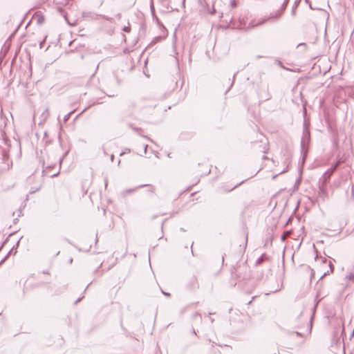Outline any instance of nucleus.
I'll return each instance as SVG.
<instances>
[{
    "label": "nucleus",
    "instance_id": "nucleus-1",
    "mask_svg": "<svg viewBox=\"0 0 354 354\" xmlns=\"http://www.w3.org/2000/svg\"><path fill=\"white\" fill-rule=\"evenodd\" d=\"M310 140V133L308 128L304 125L303 136L301 140V153L303 154V159L304 160L308 151V147Z\"/></svg>",
    "mask_w": 354,
    "mask_h": 354
},
{
    "label": "nucleus",
    "instance_id": "nucleus-2",
    "mask_svg": "<svg viewBox=\"0 0 354 354\" xmlns=\"http://www.w3.org/2000/svg\"><path fill=\"white\" fill-rule=\"evenodd\" d=\"M4 142L7 145V148L2 149V161L3 164L6 165V169L9 170L12 167V162L9 160L10 140L4 138Z\"/></svg>",
    "mask_w": 354,
    "mask_h": 354
},
{
    "label": "nucleus",
    "instance_id": "nucleus-3",
    "mask_svg": "<svg viewBox=\"0 0 354 354\" xmlns=\"http://www.w3.org/2000/svg\"><path fill=\"white\" fill-rule=\"evenodd\" d=\"M342 162V161L339 159L338 160L330 169L324 172L322 176L323 184H326L329 180L330 176L334 173V171L337 169V167L339 164Z\"/></svg>",
    "mask_w": 354,
    "mask_h": 354
},
{
    "label": "nucleus",
    "instance_id": "nucleus-4",
    "mask_svg": "<svg viewBox=\"0 0 354 354\" xmlns=\"http://www.w3.org/2000/svg\"><path fill=\"white\" fill-rule=\"evenodd\" d=\"M147 186H149L151 187V192H153L155 188L152 185H140L135 188H132V189H125L124 190L122 193H121V195L123 196V197H125L126 196L129 195V194H132L133 192H134L138 188H140V187H147Z\"/></svg>",
    "mask_w": 354,
    "mask_h": 354
},
{
    "label": "nucleus",
    "instance_id": "nucleus-5",
    "mask_svg": "<svg viewBox=\"0 0 354 354\" xmlns=\"http://www.w3.org/2000/svg\"><path fill=\"white\" fill-rule=\"evenodd\" d=\"M282 10H277L275 12L271 13L267 18L265 19H267L268 21H277L283 15Z\"/></svg>",
    "mask_w": 354,
    "mask_h": 354
},
{
    "label": "nucleus",
    "instance_id": "nucleus-6",
    "mask_svg": "<svg viewBox=\"0 0 354 354\" xmlns=\"http://www.w3.org/2000/svg\"><path fill=\"white\" fill-rule=\"evenodd\" d=\"M267 21V19H258V20H252L248 24V26L247 27L248 29L250 28H254L256 27H258L262 24H263L265 22Z\"/></svg>",
    "mask_w": 354,
    "mask_h": 354
},
{
    "label": "nucleus",
    "instance_id": "nucleus-7",
    "mask_svg": "<svg viewBox=\"0 0 354 354\" xmlns=\"http://www.w3.org/2000/svg\"><path fill=\"white\" fill-rule=\"evenodd\" d=\"M346 279L353 281L354 280V270L351 271L345 277Z\"/></svg>",
    "mask_w": 354,
    "mask_h": 354
},
{
    "label": "nucleus",
    "instance_id": "nucleus-8",
    "mask_svg": "<svg viewBox=\"0 0 354 354\" xmlns=\"http://www.w3.org/2000/svg\"><path fill=\"white\" fill-rule=\"evenodd\" d=\"M74 111H75V110L71 111L70 113H68V114L64 115V122H66L69 120L71 115H72V113H74Z\"/></svg>",
    "mask_w": 354,
    "mask_h": 354
},
{
    "label": "nucleus",
    "instance_id": "nucleus-9",
    "mask_svg": "<svg viewBox=\"0 0 354 354\" xmlns=\"http://www.w3.org/2000/svg\"><path fill=\"white\" fill-rule=\"evenodd\" d=\"M288 2H289V0H284L281 6L280 10H282V11L283 12L285 10Z\"/></svg>",
    "mask_w": 354,
    "mask_h": 354
},
{
    "label": "nucleus",
    "instance_id": "nucleus-10",
    "mask_svg": "<svg viewBox=\"0 0 354 354\" xmlns=\"http://www.w3.org/2000/svg\"><path fill=\"white\" fill-rule=\"evenodd\" d=\"M297 7V5L295 3V5L293 6L292 8V16H295V15Z\"/></svg>",
    "mask_w": 354,
    "mask_h": 354
},
{
    "label": "nucleus",
    "instance_id": "nucleus-11",
    "mask_svg": "<svg viewBox=\"0 0 354 354\" xmlns=\"http://www.w3.org/2000/svg\"><path fill=\"white\" fill-rule=\"evenodd\" d=\"M39 189H40L39 187H38V188H37V189H32H32L30 190L29 193H30V194H33V193H35V192H37V191L39 190Z\"/></svg>",
    "mask_w": 354,
    "mask_h": 354
},
{
    "label": "nucleus",
    "instance_id": "nucleus-12",
    "mask_svg": "<svg viewBox=\"0 0 354 354\" xmlns=\"http://www.w3.org/2000/svg\"><path fill=\"white\" fill-rule=\"evenodd\" d=\"M351 196L354 198V187L353 185H351Z\"/></svg>",
    "mask_w": 354,
    "mask_h": 354
},
{
    "label": "nucleus",
    "instance_id": "nucleus-13",
    "mask_svg": "<svg viewBox=\"0 0 354 354\" xmlns=\"http://www.w3.org/2000/svg\"><path fill=\"white\" fill-rule=\"evenodd\" d=\"M123 30L128 32L130 31V27L125 26L124 27Z\"/></svg>",
    "mask_w": 354,
    "mask_h": 354
},
{
    "label": "nucleus",
    "instance_id": "nucleus-14",
    "mask_svg": "<svg viewBox=\"0 0 354 354\" xmlns=\"http://www.w3.org/2000/svg\"><path fill=\"white\" fill-rule=\"evenodd\" d=\"M216 13V10L214 8H212V10L210 11V14L214 15Z\"/></svg>",
    "mask_w": 354,
    "mask_h": 354
},
{
    "label": "nucleus",
    "instance_id": "nucleus-15",
    "mask_svg": "<svg viewBox=\"0 0 354 354\" xmlns=\"http://www.w3.org/2000/svg\"><path fill=\"white\" fill-rule=\"evenodd\" d=\"M263 261V259L262 258H259L257 261V263H261Z\"/></svg>",
    "mask_w": 354,
    "mask_h": 354
},
{
    "label": "nucleus",
    "instance_id": "nucleus-16",
    "mask_svg": "<svg viewBox=\"0 0 354 354\" xmlns=\"http://www.w3.org/2000/svg\"><path fill=\"white\" fill-rule=\"evenodd\" d=\"M151 12H153V11H154V7H153V3H151Z\"/></svg>",
    "mask_w": 354,
    "mask_h": 354
},
{
    "label": "nucleus",
    "instance_id": "nucleus-17",
    "mask_svg": "<svg viewBox=\"0 0 354 354\" xmlns=\"http://www.w3.org/2000/svg\"><path fill=\"white\" fill-rule=\"evenodd\" d=\"M231 4H232V6H233V7L236 6V3H235L234 0H232V1H231Z\"/></svg>",
    "mask_w": 354,
    "mask_h": 354
},
{
    "label": "nucleus",
    "instance_id": "nucleus-18",
    "mask_svg": "<svg viewBox=\"0 0 354 354\" xmlns=\"http://www.w3.org/2000/svg\"><path fill=\"white\" fill-rule=\"evenodd\" d=\"M147 145H145V148H144V150H145V153H147Z\"/></svg>",
    "mask_w": 354,
    "mask_h": 354
},
{
    "label": "nucleus",
    "instance_id": "nucleus-19",
    "mask_svg": "<svg viewBox=\"0 0 354 354\" xmlns=\"http://www.w3.org/2000/svg\"><path fill=\"white\" fill-rule=\"evenodd\" d=\"M82 299V297H80L76 301H75V304H77L78 302H80L81 301V299Z\"/></svg>",
    "mask_w": 354,
    "mask_h": 354
},
{
    "label": "nucleus",
    "instance_id": "nucleus-20",
    "mask_svg": "<svg viewBox=\"0 0 354 354\" xmlns=\"http://www.w3.org/2000/svg\"><path fill=\"white\" fill-rule=\"evenodd\" d=\"M162 293L165 295H167V296H169L170 294L169 293H167V292H163L162 291Z\"/></svg>",
    "mask_w": 354,
    "mask_h": 354
},
{
    "label": "nucleus",
    "instance_id": "nucleus-21",
    "mask_svg": "<svg viewBox=\"0 0 354 354\" xmlns=\"http://www.w3.org/2000/svg\"><path fill=\"white\" fill-rule=\"evenodd\" d=\"M113 159H114V156L112 154V155L111 156V161H113Z\"/></svg>",
    "mask_w": 354,
    "mask_h": 354
},
{
    "label": "nucleus",
    "instance_id": "nucleus-22",
    "mask_svg": "<svg viewBox=\"0 0 354 354\" xmlns=\"http://www.w3.org/2000/svg\"><path fill=\"white\" fill-rule=\"evenodd\" d=\"M44 41H42L41 42H40V48H42V45H43V43H44Z\"/></svg>",
    "mask_w": 354,
    "mask_h": 354
},
{
    "label": "nucleus",
    "instance_id": "nucleus-23",
    "mask_svg": "<svg viewBox=\"0 0 354 354\" xmlns=\"http://www.w3.org/2000/svg\"><path fill=\"white\" fill-rule=\"evenodd\" d=\"M304 45H305V44H304V43H301V44H299V45H298L297 46H304Z\"/></svg>",
    "mask_w": 354,
    "mask_h": 354
},
{
    "label": "nucleus",
    "instance_id": "nucleus-24",
    "mask_svg": "<svg viewBox=\"0 0 354 354\" xmlns=\"http://www.w3.org/2000/svg\"><path fill=\"white\" fill-rule=\"evenodd\" d=\"M286 171H287V169H286V170H283V171H281L280 172V174L284 173V172H286Z\"/></svg>",
    "mask_w": 354,
    "mask_h": 354
},
{
    "label": "nucleus",
    "instance_id": "nucleus-25",
    "mask_svg": "<svg viewBox=\"0 0 354 354\" xmlns=\"http://www.w3.org/2000/svg\"><path fill=\"white\" fill-rule=\"evenodd\" d=\"M107 186V179L105 180V187Z\"/></svg>",
    "mask_w": 354,
    "mask_h": 354
},
{
    "label": "nucleus",
    "instance_id": "nucleus-26",
    "mask_svg": "<svg viewBox=\"0 0 354 354\" xmlns=\"http://www.w3.org/2000/svg\"><path fill=\"white\" fill-rule=\"evenodd\" d=\"M296 334H297V335H301V334L298 332H297Z\"/></svg>",
    "mask_w": 354,
    "mask_h": 354
},
{
    "label": "nucleus",
    "instance_id": "nucleus-27",
    "mask_svg": "<svg viewBox=\"0 0 354 354\" xmlns=\"http://www.w3.org/2000/svg\"><path fill=\"white\" fill-rule=\"evenodd\" d=\"M219 17H223V13L222 12L220 14Z\"/></svg>",
    "mask_w": 354,
    "mask_h": 354
},
{
    "label": "nucleus",
    "instance_id": "nucleus-28",
    "mask_svg": "<svg viewBox=\"0 0 354 354\" xmlns=\"http://www.w3.org/2000/svg\"><path fill=\"white\" fill-rule=\"evenodd\" d=\"M44 274H48V271H44Z\"/></svg>",
    "mask_w": 354,
    "mask_h": 354
},
{
    "label": "nucleus",
    "instance_id": "nucleus-29",
    "mask_svg": "<svg viewBox=\"0 0 354 354\" xmlns=\"http://www.w3.org/2000/svg\"><path fill=\"white\" fill-rule=\"evenodd\" d=\"M261 57H263V56H260V55H258V56H257V58H258V59H259V58H261Z\"/></svg>",
    "mask_w": 354,
    "mask_h": 354
},
{
    "label": "nucleus",
    "instance_id": "nucleus-30",
    "mask_svg": "<svg viewBox=\"0 0 354 354\" xmlns=\"http://www.w3.org/2000/svg\"><path fill=\"white\" fill-rule=\"evenodd\" d=\"M72 261H73V259H71L69 260V262L71 263H72Z\"/></svg>",
    "mask_w": 354,
    "mask_h": 354
},
{
    "label": "nucleus",
    "instance_id": "nucleus-31",
    "mask_svg": "<svg viewBox=\"0 0 354 354\" xmlns=\"http://www.w3.org/2000/svg\"><path fill=\"white\" fill-rule=\"evenodd\" d=\"M330 267L331 271H333V268H332V266L330 264Z\"/></svg>",
    "mask_w": 354,
    "mask_h": 354
},
{
    "label": "nucleus",
    "instance_id": "nucleus-32",
    "mask_svg": "<svg viewBox=\"0 0 354 354\" xmlns=\"http://www.w3.org/2000/svg\"><path fill=\"white\" fill-rule=\"evenodd\" d=\"M6 258V257L4 259H3V260L1 261V263H2L3 261H5Z\"/></svg>",
    "mask_w": 354,
    "mask_h": 354
},
{
    "label": "nucleus",
    "instance_id": "nucleus-33",
    "mask_svg": "<svg viewBox=\"0 0 354 354\" xmlns=\"http://www.w3.org/2000/svg\"><path fill=\"white\" fill-rule=\"evenodd\" d=\"M88 288V286H86V287L85 288V290H87Z\"/></svg>",
    "mask_w": 354,
    "mask_h": 354
},
{
    "label": "nucleus",
    "instance_id": "nucleus-34",
    "mask_svg": "<svg viewBox=\"0 0 354 354\" xmlns=\"http://www.w3.org/2000/svg\"><path fill=\"white\" fill-rule=\"evenodd\" d=\"M88 288V286H86V287L85 288V290H87Z\"/></svg>",
    "mask_w": 354,
    "mask_h": 354
},
{
    "label": "nucleus",
    "instance_id": "nucleus-35",
    "mask_svg": "<svg viewBox=\"0 0 354 354\" xmlns=\"http://www.w3.org/2000/svg\"><path fill=\"white\" fill-rule=\"evenodd\" d=\"M88 288V286H86V287L85 288V290H87Z\"/></svg>",
    "mask_w": 354,
    "mask_h": 354
},
{
    "label": "nucleus",
    "instance_id": "nucleus-36",
    "mask_svg": "<svg viewBox=\"0 0 354 354\" xmlns=\"http://www.w3.org/2000/svg\"><path fill=\"white\" fill-rule=\"evenodd\" d=\"M47 112H48V109H46L45 110V113H47Z\"/></svg>",
    "mask_w": 354,
    "mask_h": 354
}]
</instances>
